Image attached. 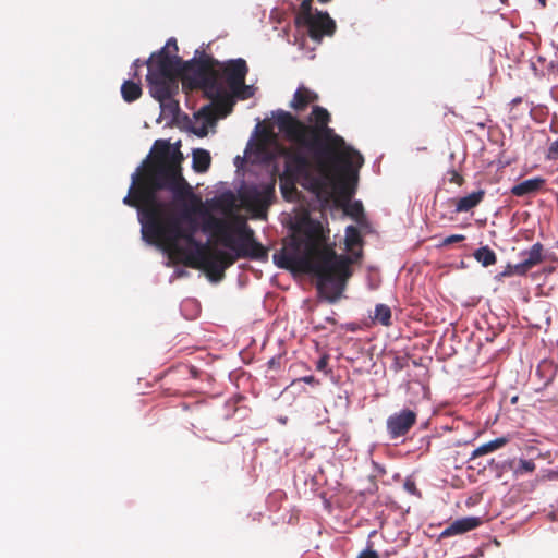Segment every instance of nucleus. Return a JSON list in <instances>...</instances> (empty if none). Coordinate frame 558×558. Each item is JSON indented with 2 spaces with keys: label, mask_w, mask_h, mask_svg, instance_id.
<instances>
[{
  "label": "nucleus",
  "mask_w": 558,
  "mask_h": 558,
  "mask_svg": "<svg viewBox=\"0 0 558 558\" xmlns=\"http://www.w3.org/2000/svg\"><path fill=\"white\" fill-rule=\"evenodd\" d=\"M302 380L311 385L318 384V380L314 376H305L302 378Z\"/></svg>",
  "instance_id": "nucleus-41"
},
{
  "label": "nucleus",
  "mask_w": 558,
  "mask_h": 558,
  "mask_svg": "<svg viewBox=\"0 0 558 558\" xmlns=\"http://www.w3.org/2000/svg\"><path fill=\"white\" fill-rule=\"evenodd\" d=\"M362 242L360 231L354 226H349L345 229V244L349 248Z\"/></svg>",
  "instance_id": "nucleus-27"
},
{
  "label": "nucleus",
  "mask_w": 558,
  "mask_h": 558,
  "mask_svg": "<svg viewBox=\"0 0 558 558\" xmlns=\"http://www.w3.org/2000/svg\"><path fill=\"white\" fill-rule=\"evenodd\" d=\"M203 229L218 238V241L231 252L217 250V257L221 259V268L231 267L238 259L266 260L268 252L255 238L254 230L241 216H235L232 221L209 216Z\"/></svg>",
  "instance_id": "nucleus-4"
},
{
  "label": "nucleus",
  "mask_w": 558,
  "mask_h": 558,
  "mask_svg": "<svg viewBox=\"0 0 558 558\" xmlns=\"http://www.w3.org/2000/svg\"><path fill=\"white\" fill-rule=\"evenodd\" d=\"M207 125L208 124H204L199 130H195L194 133L196 135H198L199 137H204L207 135Z\"/></svg>",
  "instance_id": "nucleus-40"
},
{
  "label": "nucleus",
  "mask_w": 558,
  "mask_h": 558,
  "mask_svg": "<svg viewBox=\"0 0 558 558\" xmlns=\"http://www.w3.org/2000/svg\"><path fill=\"white\" fill-rule=\"evenodd\" d=\"M283 155L287 159L284 173L295 178L306 175L311 168L310 159L301 151L284 149Z\"/></svg>",
  "instance_id": "nucleus-12"
},
{
  "label": "nucleus",
  "mask_w": 558,
  "mask_h": 558,
  "mask_svg": "<svg viewBox=\"0 0 558 558\" xmlns=\"http://www.w3.org/2000/svg\"><path fill=\"white\" fill-rule=\"evenodd\" d=\"M328 360H329V356L328 355H323L316 363V368L317 371H325L327 365H328Z\"/></svg>",
  "instance_id": "nucleus-36"
},
{
  "label": "nucleus",
  "mask_w": 558,
  "mask_h": 558,
  "mask_svg": "<svg viewBox=\"0 0 558 558\" xmlns=\"http://www.w3.org/2000/svg\"><path fill=\"white\" fill-rule=\"evenodd\" d=\"M404 488L412 495L420 496V490L416 487L414 481L408 480L404 483Z\"/></svg>",
  "instance_id": "nucleus-34"
},
{
  "label": "nucleus",
  "mask_w": 558,
  "mask_h": 558,
  "mask_svg": "<svg viewBox=\"0 0 558 558\" xmlns=\"http://www.w3.org/2000/svg\"><path fill=\"white\" fill-rule=\"evenodd\" d=\"M509 442V438L508 437H498L494 440H490L486 444H483L481 445L480 447H477L472 453H471V459H475V458H478V457H482V456H485V454H488V453H492L500 448H502L504 446H506L507 444Z\"/></svg>",
  "instance_id": "nucleus-21"
},
{
  "label": "nucleus",
  "mask_w": 558,
  "mask_h": 558,
  "mask_svg": "<svg viewBox=\"0 0 558 558\" xmlns=\"http://www.w3.org/2000/svg\"><path fill=\"white\" fill-rule=\"evenodd\" d=\"M357 558H379V556L373 549H365L357 556Z\"/></svg>",
  "instance_id": "nucleus-37"
},
{
  "label": "nucleus",
  "mask_w": 558,
  "mask_h": 558,
  "mask_svg": "<svg viewBox=\"0 0 558 558\" xmlns=\"http://www.w3.org/2000/svg\"><path fill=\"white\" fill-rule=\"evenodd\" d=\"M180 215H175L172 210L171 203H167L165 211L157 220L150 216L147 227L148 233L145 241L149 244H163L171 254L178 256L180 262L190 254H204L207 244L195 239L196 225L193 219L194 213L190 214V219H185Z\"/></svg>",
  "instance_id": "nucleus-5"
},
{
  "label": "nucleus",
  "mask_w": 558,
  "mask_h": 558,
  "mask_svg": "<svg viewBox=\"0 0 558 558\" xmlns=\"http://www.w3.org/2000/svg\"><path fill=\"white\" fill-rule=\"evenodd\" d=\"M171 47L173 48V52H174V53H177L179 49H178V45H177V40H175V38H169V39L167 40V43H166V46H165L162 49H166V52H167L169 56H171V54H170V51H169V49H170Z\"/></svg>",
  "instance_id": "nucleus-35"
},
{
  "label": "nucleus",
  "mask_w": 558,
  "mask_h": 558,
  "mask_svg": "<svg viewBox=\"0 0 558 558\" xmlns=\"http://www.w3.org/2000/svg\"><path fill=\"white\" fill-rule=\"evenodd\" d=\"M173 63L167 58L162 60L149 58L146 62L148 66L146 80L150 96L159 101L162 113L171 117H175L180 110L179 101L174 99L179 93V83L175 80Z\"/></svg>",
  "instance_id": "nucleus-7"
},
{
  "label": "nucleus",
  "mask_w": 558,
  "mask_h": 558,
  "mask_svg": "<svg viewBox=\"0 0 558 558\" xmlns=\"http://www.w3.org/2000/svg\"><path fill=\"white\" fill-rule=\"evenodd\" d=\"M193 169L197 173L206 172L211 163V157L208 150L203 148H196L192 154Z\"/></svg>",
  "instance_id": "nucleus-20"
},
{
  "label": "nucleus",
  "mask_w": 558,
  "mask_h": 558,
  "mask_svg": "<svg viewBox=\"0 0 558 558\" xmlns=\"http://www.w3.org/2000/svg\"><path fill=\"white\" fill-rule=\"evenodd\" d=\"M219 81L225 80L227 86L233 95H240L242 89L248 88L245 85V77L248 73V66L244 59H231L218 64Z\"/></svg>",
  "instance_id": "nucleus-9"
},
{
  "label": "nucleus",
  "mask_w": 558,
  "mask_h": 558,
  "mask_svg": "<svg viewBox=\"0 0 558 558\" xmlns=\"http://www.w3.org/2000/svg\"><path fill=\"white\" fill-rule=\"evenodd\" d=\"M295 231L304 239L293 238L289 247L280 256H274L278 267L311 274L316 278V288L330 303L342 294L347 280L351 277V260L345 255L338 256L333 247L322 244L323 226L308 217L302 218Z\"/></svg>",
  "instance_id": "nucleus-3"
},
{
  "label": "nucleus",
  "mask_w": 558,
  "mask_h": 558,
  "mask_svg": "<svg viewBox=\"0 0 558 558\" xmlns=\"http://www.w3.org/2000/svg\"><path fill=\"white\" fill-rule=\"evenodd\" d=\"M485 191L480 189L463 197L454 199L456 213H468L478 206L485 197Z\"/></svg>",
  "instance_id": "nucleus-16"
},
{
  "label": "nucleus",
  "mask_w": 558,
  "mask_h": 558,
  "mask_svg": "<svg viewBox=\"0 0 558 558\" xmlns=\"http://www.w3.org/2000/svg\"><path fill=\"white\" fill-rule=\"evenodd\" d=\"M535 463L533 460H524L520 459L517 466L513 468V472L517 476L524 475L526 473H532L535 471Z\"/></svg>",
  "instance_id": "nucleus-28"
},
{
  "label": "nucleus",
  "mask_w": 558,
  "mask_h": 558,
  "mask_svg": "<svg viewBox=\"0 0 558 558\" xmlns=\"http://www.w3.org/2000/svg\"><path fill=\"white\" fill-rule=\"evenodd\" d=\"M199 269H204L211 281H220L225 277V269L214 265H202Z\"/></svg>",
  "instance_id": "nucleus-29"
},
{
  "label": "nucleus",
  "mask_w": 558,
  "mask_h": 558,
  "mask_svg": "<svg viewBox=\"0 0 558 558\" xmlns=\"http://www.w3.org/2000/svg\"><path fill=\"white\" fill-rule=\"evenodd\" d=\"M302 26L307 28L308 36L316 41L322 40L324 36H331L336 31V23L327 12L316 11L314 17L305 22Z\"/></svg>",
  "instance_id": "nucleus-11"
},
{
  "label": "nucleus",
  "mask_w": 558,
  "mask_h": 558,
  "mask_svg": "<svg viewBox=\"0 0 558 558\" xmlns=\"http://www.w3.org/2000/svg\"><path fill=\"white\" fill-rule=\"evenodd\" d=\"M276 135L268 130H263L254 143L255 153L264 159H272L269 146L276 142Z\"/></svg>",
  "instance_id": "nucleus-17"
},
{
  "label": "nucleus",
  "mask_w": 558,
  "mask_h": 558,
  "mask_svg": "<svg viewBox=\"0 0 558 558\" xmlns=\"http://www.w3.org/2000/svg\"><path fill=\"white\" fill-rule=\"evenodd\" d=\"M544 246L537 242L533 244L527 251H523L521 253L523 257L524 265L530 268V270L539 265L544 260Z\"/></svg>",
  "instance_id": "nucleus-19"
},
{
  "label": "nucleus",
  "mask_w": 558,
  "mask_h": 558,
  "mask_svg": "<svg viewBox=\"0 0 558 558\" xmlns=\"http://www.w3.org/2000/svg\"><path fill=\"white\" fill-rule=\"evenodd\" d=\"M417 415L414 411L404 409L387 418V430L391 439H397L409 433L415 425Z\"/></svg>",
  "instance_id": "nucleus-10"
},
{
  "label": "nucleus",
  "mask_w": 558,
  "mask_h": 558,
  "mask_svg": "<svg viewBox=\"0 0 558 558\" xmlns=\"http://www.w3.org/2000/svg\"><path fill=\"white\" fill-rule=\"evenodd\" d=\"M153 157L146 159L142 167L132 174V184L123 203L138 210L142 236L148 233L150 216L155 220L163 214L168 202L158 198V192L167 190L173 193L177 201L183 202V218L190 214L205 211L202 198L196 195L181 172L182 154L172 149L166 140H157L153 146Z\"/></svg>",
  "instance_id": "nucleus-2"
},
{
  "label": "nucleus",
  "mask_w": 558,
  "mask_h": 558,
  "mask_svg": "<svg viewBox=\"0 0 558 558\" xmlns=\"http://www.w3.org/2000/svg\"><path fill=\"white\" fill-rule=\"evenodd\" d=\"M546 180L536 177L524 180L511 187V194L518 197L536 194L545 185Z\"/></svg>",
  "instance_id": "nucleus-15"
},
{
  "label": "nucleus",
  "mask_w": 558,
  "mask_h": 558,
  "mask_svg": "<svg viewBox=\"0 0 558 558\" xmlns=\"http://www.w3.org/2000/svg\"><path fill=\"white\" fill-rule=\"evenodd\" d=\"M464 240H465V236L463 234H452L442 240L441 246H448L452 243L462 242Z\"/></svg>",
  "instance_id": "nucleus-30"
},
{
  "label": "nucleus",
  "mask_w": 558,
  "mask_h": 558,
  "mask_svg": "<svg viewBox=\"0 0 558 558\" xmlns=\"http://www.w3.org/2000/svg\"><path fill=\"white\" fill-rule=\"evenodd\" d=\"M282 193H283V195L286 196V193H287L286 187H282Z\"/></svg>",
  "instance_id": "nucleus-45"
},
{
  "label": "nucleus",
  "mask_w": 558,
  "mask_h": 558,
  "mask_svg": "<svg viewBox=\"0 0 558 558\" xmlns=\"http://www.w3.org/2000/svg\"><path fill=\"white\" fill-rule=\"evenodd\" d=\"M530 270V268L527 266L524 265V262H520L519 264L517 265H512V271H513V275H520V276H523L525 275L527 271Z\"/></svg>",
  "instance_id": "nucleus-32"
},
{
  "label": "nucleus",
  "mask_w": 558,
  "mask_h": 558,
  "mask_svg": "<svg viewBox=\"0 0 558 558\" xmlns=\"http://www.w3.org/2000/svg\"><path fill=\"white\" fill-rule=\"evenodd\" d=\"M513 275V271H512V265H507V267L505 268V270L501 272V276L504 277H510Z\"/></svg>",
  "instance_id": "nucleus-42"
},
{
  "label": "nucleus",
  "mask_w": 558,
  "mask_h": 558,
  "mask_svg": "<svg viewBox=\"0 0 558 558\" xmlns=\"http://www.w3.org/2000/svg\"><path fill=\"white\" fill-rule=\"evenodd\" d=\"M143 94L142 86L140 83H135L131 80H126L121 85V96L124 101L133 102L137 100Z\"/></svg>",
  "instance_id": "nucleus-22"
},
{
  "label": "nucleus",
  "mask_w": 558,
  "mask_h": 558,
  "mask_svg": "<svg viewBox=\"0 0 558 558\" xmlns=\"http://www.w3.org/2000/svg\"><path fill=\"white\" fill-rule=\"evenodd\" d=\"M252 95L253 94L251 92V87L248 86V88L242 89L240 92V95H236V96L240 97L241 99H246V98H250Z\"/></svg>",
  "instance_id": "nucleus-38"
},
{
  "label": "nucleus",
  "mask_w": 558,
  "mask_h": 558,
  "mask_svg": "<svg viewBox=\"0 0 558 558\" xmlns=\"http://www.w3.org/2000/svg\"><path fill=\"white\" fill-rule=\"evenodd\" d=\"M347 213L353 217H357L359 215H361L363 213V206L360 202H355L354 204H352L350 206V211H347Z\"/></svg>",
  "instance_id": "nucleus-33"
},
{
  "label": "nucleus",
  "mask_w": 558,
  "mask_h": 558,
  "mask_svg": "<svg viewBox=\"0 0 558 558\" xmlns=\"http://www.w3.org/2000/svg\"><path fill=\"white\" fill-rule=\"evenodd\" d=\"M473 256L483 267L492 266L497 262L495 252L488 246L477 248Z\"/></svg>",
  "instance_id": "nucleus-23"
},
{
  "label": "nucleus",
  "mask_w": 558,
  "mask_h": 558,
  "mask_svg": "<svg viewBox=\"0 0 558 558\" xmlns=\"http://www.w3.org/2000/svg\"><path fill=\"white\" fill-rule=\"evenodd\" d=\"M373 319L375 322H378L383 326H390L391 325V310L386 304H377L375 306V312Z\"/></svg>",
  "instance_id": "nucleus-24"
},
{
  "label": "nucleus",
  "mask_w": 558,
  "mask_h": 558,
  "mask_svg": "<svg viewBox=\"0 0 558 558\" xmlns=\"http://www.w3.org/2000/svg\"><path fill=\"white\" fill-rule=\"evenodd\" d=\"M276 179L270 177L266 182L247 184L239 191L242 203L253 210L257 217H265L275 198Z\"/></svg>",
  "instance_id": "nucleus-8"
},
{
  "label": "nucleus",
  "mask_w": 558,
  "mask_h": 558,
  "mask_svg": "<svg viewBox=\"0 0 558 558\" xmlns=\"http://www.w3.org/2000/svg\"><path fill=\"white\" fill-rule=\"evenodd\" d=\"M538 1H539L541 5H542L543 8H544V7H546V0H538Z\"/></svg>",
  "instance_id": "nucleus-44"
},
{
  "label": "nucleus",
  "mask_w": 558,
  "mask_h": 558,
  "mask_svg": "<svg viewBox=\"0 0 558 558\" xmlns=\"http://www.w3.org/2000/svg\"><path fill=\"white\" fill-rule=\"evenodd\" d=\"M196 117L203 119L205 124H213L217 119V109L213 105L202 107Z\"/></svg>",
  "instance_id": "nucleus-26"
},
{
  "label": "nucleus",
  "mask_w": 558,
  "mask_h": 558,
  "mask_svg": "<svg viewBox=\"0 0 558 558\" xmlns=\"http://www.w3.org/2000/svg\"><path fill=\"white\" fill-rule=\"evenodd\" d=\"M274 117L283 137L298 148L310 151L319 173L340 197L349 201L355 192L357 170L364 158L328 125L331 120L328 110L314 106L310 117L313 124H306L283 110Z\"/></svg>",
  "instance_id": "nucleus-1"
},
{
  "label": "nucleus",
  "mask_w": 558,
  "mask_h": 558,
  "mask_svg": "<svg viewBox=\"0 0 558 558\" xmlns=\"http://www.w3.org/2000/svg\"><path fill=\"white\" fill-rule=\"evenodd\" d=\"M318 96L316 93L306 87H299L294 93L290 107L296 111L304 110L310 104L316 101Z\"/></svg>",
  "instance_id": "nucleus-18"
},
{
  "label": "nucleus",
  "mask_w": 558,
  "mask_h": 558,
  "mask_svg": "<svg viewBox=\"0 0 558 558\" xmlns=\"http://www.w3.org/2000/svg\"><path fill=\"white\" fill-rule=\"evenodd\" d=\"M182 264L195 269H199L202 265H214L216 267H220L221 259L217 257V250H211L207 244L204 254H190L182 260Z\"/></svg>",
  "instance_id": "nucleus-13"
},
{
  "label": "nucleus",
  "mask_w": 558,
  "mask_h": 558,
  "mask_svg": "<svg viewBox=\"0 0 558 558\" xmlns=\"http://www.w3.org/2000/svg\"><path fill=\"white\" fill-rule=\"evenodd\" d=\"M547 158L549 160L558 159V140L553 142L547 151Z\"/></svg>",
  "instance_id": "nucleus-31"
},
{
  "label": "nucleus",
  "mask_w": 558,
  "mask_h": 558,
  "mask_svg": "<svg viewBox=\"0 0 558 558\" xmlns=\"http://www.w3.org/2000/svg\"><path fill=\"white\" fill-rule=\"evenodd\" d=\"M463 181H464L463 178L458 172L454 171L453 175H452V179H451V182H454L458 185H462Z\"/></svg>",
  "instance_id": "nucleus-39"
},
{
  "label": "nucleus",
  "mask_w": 558,
  "mask_h": 558,
  "mask_svg": "<svg viewBox=\"0 0 558 558\" xmlns=\"http://www.w3.org/2000/svg\"><path fill=\"white\" fill-rule=\"evenodd\" d=\"M151 59L168 60L174 62L175 80H182L183 85L189 89H201L204 95L209 99L219 98L223 94V85L219 81L218 64L220 61L213 56L202 53L198 58L194 57L191 60L183 61L177 54L169 56L166 49H161L153 53Z\"/></svg>",
  "instance_id": "nucleus-6"
},
{
  "label": "nucleus",
  "mask_w": 558,
  "mask_h": 558,
  "mask_svg": "<svg viewBox=\"0 0 558 558\" xmlns=\"http://www.w3.org/2000/svg\"><path fill=\"white\" fill-rule=\"evenodd\" d=\"M482 523L480 518L468 517L453 521L440 534V537H450L453 535L463 534L465 532L476 529Z\"/></svg>",
  "instance_id": "nucleus-14"
},
{
  "label": "nucleus",
  "mask_w": 558,
  "mask_h": 558,
  "mask_svg": "<svg viewBox=\"0 0 558 558\" xmlns=\"http://www.w3.org/2000/svg\"><path fill=\"white\" fill-rule=\"evenodd\" d=\"M140 65H141L140 59H136V60L133 62V66H134V68H138Z\"/></svg>",
  "instance_id": "nucleus-43"
},
{
  "label": "nucleus",
  "mask_w": 558,
  "mask_h": 558,
  "mask_svg": "<svg viewBox=\"0 0 558 558\" xmlns=\"http://www.w3.org/2000/svg\"><path fill=\"white\" fill-rule=\"evenodd\" d=\"M312 1L313 0H303L302 1L299 12L295 17L296 25L301 26L305 22H307L308 20L314 17L315 13H313V10H312Z\"/></svg>",
  "instance_id": "nucleus-25"
}]
</instances>
